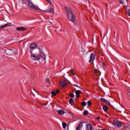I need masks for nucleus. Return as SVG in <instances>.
<instances>
[{"label": "nucleus", "instance_id": "obj_1", "mask_svg": "<svg viewBox=\"0 0 130 130\" xmlns=\"http://www.w3.org/2000/svg\"><path fill=\"white\" fill-rule=\"evenodd\" d=\"M39 50L40 54L34 53L33 50H30L29 52L30 53V58L32 59V60H39V61H44V62H45L46 56L45 54L43 53V51H42L41 49H40Z\"/></svg>", "mask_w": 130, "mask_h": 130}, {"label": "nucleus", "instance_id": "obj_2", "mask_svg": "<svg viewBox=\"0 0 130 130\" xmlns=\"http://www.w3.org/2000/svg\"><path fill=\"white\" fill-rule=\"evenodd\" d=\"M67 13H68V20L70 22H72L73 24H75V20H76V18L75 17V15L73 13V11L70 9V8L67 9Z\"/></svg>", "mask_w": 130, "mask_h": 130}, {"label": "nucleus", "instance_id": "obj_3", "mask_svg": "<svg viewBox=\"0 0 130 130\" xmlns=\"http://www.w3.org/2000/svg\"><path fill=\"white\" fill-rule=\"evenodd\" d=\"M3 51L7 55H13V54H15V50L14 49L7 48L6 49H4Z\"/></svg>", "mask_w": 130, "mask_h": 130}, {"label": "nucleus", "instance_id": "obj_4", "mask_svg": "<svg viewBox=\"0 0 130 130\" xmlns=\"http://www.w3.org/2000/svg\"><path fill=\"white\" fill-rule=\"evenodd\" d=\"M28 2V6L33 10H36V11H38L39 9L34 5H33V3H32V0H26Z\"/></svg>", "mask_w": 130, "mask_h": 130}, {"label": "nucleus", "instance_id": "obj_5", "mask_svg": "<svg viewBox=\"0 0 130 130\" xmlns=\"http://www.w3.org/2000/svg\"><path fill=\"white\" fill-rule=\"evenodd\" d=\"M95 57H96V54H95V53H91L90 54L89 62H90V63H93V62H94V59H95Z\"/></svg>", "mask_w": 130, "mask_h": 130}, {"label": "nucleus", "instance_id": "obj_6", "mask_svg": "<svg viewBox=\"0 0 130 130\" xmlns=\"http://www.w3.org/2000/svg\"><path fill=\"white\" fill-rule=\"evenodd\" d=\"M114 125L115 127H121V122L119 121H114Z\"/></svg>", "mask_w": 130, "mask_h": 130}, {"label": "nucleus", "instance_id": "obj_7", "mask_svg": "<svg viewBox=\"0 0 130 130\" xmlns=\"http://www.w3.org/2000/svg\"><path fill=\"white\" fill-rule=\"evenodd\" d=\"M84 123V122H80L76 127V130H82Z\"/></svg>", "mask_w": 130, "mask_h": 130}, {"label": "nucleus", "instance_id": "obj_8", "mask_svg": "<svg viewBox=\"0 0 130 130\" xmlns=\"http://www.w3.org/2000/svg\"><path fill=\"white\" fill-rule=\"evenodd\" d=\"M29 48H30V50H32V51L37 48V44L36 43L31 44L29 45Z\"/></svg>", "mask_w": 130, "mask_h": 130}, {"label": "nucleus", "instance_id": "obj_9", "mask_svg": "<svg viewBox=\"0 0 130 130\" xmlns=\"http://www.w3.org/2000/svg\"><path fill=\"white\" fill-rule=\"evenodd\" d=\"M85 130H93V126L91 124H87Z\"/></svg>", "mask_w": 130, "mask_h": 130}, {"label": "nucleus", "instance_id": "obj_10", "mask_svg": "<svg viewBox=\"0 0 130 130\" xmlns=\"http://www.w3.org/2000/svg\"><path fill=\"white\" fill-rule=\"evenodd\" d=\"M17 31H26V28L24 26L18 27L16 28Z\"/></svg>", "mask_w": 130, "mask_h": 130}, {"label": "nucleus", "instance_id": "obj_11", "mask_svg": "<svg viewBox=\"0 0 130 130\" xmlns=\"http://www.w3.org/2000/svg\"><path fill=\"white\" fill-rule=\"evenodd\" d=\"M101 67L103 70H105V67H106V64L103 61L100 62Z\"/></svg>", "mask_w": 130, "mask_h": 130}, {"label": "nucleus", "instance_id": "obj_12", "mask_svg": "<svg viewBox=\"0 0 130 130\" xmlns=\"http://www.w3.org/2000/svg\"><path fill=\"white\" fill-rule=\"evenodd\" d=\"M57 112L58 114H59V115H62V114H64V113H66V112L62 110H59Z\"/></svg>", "mask_w": 130, "mask_h": 130}, {"label": "nucleus", "instance_id": "obj_13", "mask_svg": "<svg viewBox=\"0 0 130 130\" xmlns=\"http://www.w3.org/2000/svg\"><path fill=\"white\" fill-rule=\"evenodd\" d=\"M10 25L8 23L4 24V25H0V29H3V28H6V27H10Z\"/></svg>", "mask_w": 130, "mask_h": 130}, {"label": "nucleus", "instance_id": "obj_14", "mask_svg": "<svg viewBox=\"0 0 130 130\" xmlns=\"http://www.w3.org/2000/svg\"><path fill=\"white\" fill-rule=\"evenodd\" d=\"M67 85H68V83H67L66 81H63L60 83V86L62 87H64V86H67Z\"/></svg>", "mask_w": 130, "mask_h": 130}, {"label": "nucleus", "instance_id": "obj_15", "mask_svg": "<svg viewBox=\"0 0 130 130\" xmlns=\"http://www.w3.org/2000/svg\"><path fill=\"white\" fill-rule=\"evenodd\" d=\"M75 94H76V97H79V96H80V94H81V91L80 90H76L75 92Z\"/></svg>", "mask_w": 130, "mask_h": 130}, {"label": "nucleus", "instance_id": "obj_16", "mask_svg": "<svg viewBox=\"0 0 130 130\" xmlns=\"http://www.w3.org/2000/svg\"><path fill=\"white\" fill-rule=\"evenodd\" d=\"M103 109L104 110V111H106L107 112V111L108 110V107H107V106H103Z\"/></svg>", "mask_w": 130, "mask_h": 130}, {"label": "nucleus", "instance_id": "obj_17", "mask_svg": "<svg viewBox=\"0 0 130 130\" xmlns=\"http://www.w3.org/2000/svg\"><path fill=\"white\" fill-rule=\"evenodd\" d=\"M62 127L64 129H66V128L67 127V123L62 122Z\"/></svg>", "mask_w": 130, "mask_h": 130}, {"label": "nucleus", "instance_id": "obj_18", "mask_svg": "<svg viewBox=\"0 0 130 130\" xmlns=\"http://www.w3.org/2000/svg\"><path fill=\"white\" fill-rule=\"evenodd\" d=\"M50 12L51 13V14L54 13V9L53 8L50 9Z\"/></svg>", "mask_w": 130, "mask_h": 130}, {"label": "nucleus", "instance_id": "obj_19", "mask_svg": "<svg viewBox=\"0 0 130 130\" xmlns=\"http://www.w3.org/2000/svg\"><path fill=\"white\" fill-rule=\"evenodd\" d=\"M74 102V100L73 99H70L69 101L70 104H72Z\"/></svg>", "mask_w": 130, "mask_h": 130}, {"label": "nucleus", "instance_id": "obj_20", "mask_svg": "<svg viewBox=\"0 0 130 130\" xmlns=\"http://www.w3.org/2000/svg\"><path fill=\"white\" fill-rule=\"evenodd\" d=\"M81 105H82V106H86V105H87V103L86 102H82L81 103Z\"/></svg>", "mask_w": 130, "mask_h": 130}, {"label": "nucleus", "instance_id": "obj_21", "mask_svg": "<svg viewBox=\"0 0 130 130\" xmlns=\"http://www.w3.org/2000/svg\"><path fill=\"white\" fill-rule=\"evenodd\" d=\"M83 115H88V111L84 110L83 112Z\"/></svg>", "mask_w": 130, "mask_h": 130}, {"label": "nucleus", "instance_id": "obj_22", "mask_svg": "<svg viewBox=\"0 0 130 130\" xmlns=\"http://www.w3.org/2000/svg\"><path fill=\"white\" fill-rule=\"evenodd\" d=\"M70 96L71 98H75V94L74 93H70Z\"/></svg>", "mask_w": 130, "mask_h": 130}, {"label": "nucleus", "instance_id": "obj_23", "mask_svg": "<svg viewBox=\"0 0 130 130\" xmlns=\"http://www.w3.org/2000/svg\"><path fill=\"white\" fill-rule=\"evenodd\" d=\"M105 103H106V104H108V105H110V103L109 102V101H107V100L105 101Z\"/></svg>", "mask_w": 130, "mask_h": 130}, {"label": "nucleus", "instance_id": "obj_24", "mask_svg": "<svg viewBox=\"0 0 130 130\" xmlns=\"http://www.w3.org/2000/svg\"><path fill=\"white\" fill-rule=\"evenodd\" d=\"M100 100L101 101H103V102H105V101L106 100H105V99H103V98H101L100 99Z\"/></svg>", "mask_w": 130, "mask_h": 130}, {"label": "nucleus", "instance_id": "obj_25", "mask_svg": "<svg viewBox=\"0 0 130 130\" xmlns=\"http://www.w3.org/2000/svg\"><path fill=\"white\" fill-rule=\"evenodd\" d=\"M100 100L101 101H103V102H105V101L106 100H105V99H103V98H101L100 99Z\"/></svg>", "mask_w": 130, "mask_h": 130}, {"label": "nucleus", "instance_id": "obj_26", "mask_svg": "<svg viewBox=\"0 0 130 130\" xmlns=\"http://www.w3.org/2000/svg\"><path fill=\"white\" fill-rule=\"evenodd\" d=\"M51 94L53 95V96H55L56 95V93L54 91H51Z\"/></svg>", "mask_w": 130, "mask_h": 130}, {"label": "nucleus", "instance_id": "obj_27", "mask_svg": "<svg viewBox=\"0 0 130 130\" xmlns=\"http://www.w3.org/2000/svg\"><path fill=\"white\" fill-rule=\"evenodd\" d=\"M18 1L21 4H24L25 3V0H18Z\"/></svg>", "mask_w": 130, "mask_h": 130}, {"label": "nucleus", "instance_id": "obj_28", "mask_svg": "<svg viewBox=\"0 0 130 130\" xmlns=\"http://www.w3.org/2000/svg\"><path fill=\"white\" fill-rule=\"evenodd\" d=\"M129 9L128 10V16L130 17V7H128Z\"/></svg>", "mask_w": 130, "mask_h": 130}, {"label": "nucleus", "instance_id": "obj_29", "mask_svg": "<svg viewBox=\"0 0 130 130\" xmlns=\"http://www.w3.org/2000/svg\"><path fill=\"white\" fill-rule=\"evenodd\" d=\"M87 105L88 106H90V105H91V102L90 101H87Z\"/></svg>", "mask_w": 130, "mask_h": 130}, {"label": "nucleus", "instance_id": "obj_30", "mask_svg": "<svg viewBox=\"0 0 130 130\" xmlns=\"http://www.w3.org/2000/svg\"><path fill=\"white\" fill-rule=\"evenodd\" d=\"M47 2H48V3L50 5L51 4V1L50 0H46Z\"/></svg>", "mask_w": 130, "mask_h": 130}, {"label": "nucleus", "instance_id": "obj_31", "mask_svg": "<svg viewBox=\"0 0 130 130\" xmlns=\"http://www.w3.org/2000/svg\"><path fill=\"white\" fill-rule=\"evenodd\" d=\"M120 4L123 5V1L122 0H120Z\"/></svg>", "mask_w": 130, "mask_h": 130}, {"label": "nucleus", "instance_id": "obj_32", "mask_svg": "<svg viewBox=\"0 0 130 130\" xmlns=\"http://www.w3.org/2000/svg\"><path fill=\"white\" fill-rule=\"evenodd\" d=\"M73 86H74V87H78V88H80V89H81V87H79V86H78V85H77V84H74Z\"/></svg>", "mask_w": 130, "mask_h": 130}, {"label": "nucleus", "instance_id": "obj_33", "mask_svg": "<svg viewBox=\"0 0 130 130\" xmlns=\"http://www.w3.org/2000/svg\"><path fill=\"white\" fill-rule=\"evenodd\" d=\"M56 93H57V94H58V93H59V90L57 89V90L56 91Z\"/></svg>", "mask_w": 130, "mask_h": 130}, {"label": "nucleus", "instance_id": "obj_34", "mask_svg": "<svg viewBox=\"0 0 130 130\" xmlns=\"http://www.w3.org/2000/svg\"><path fill=\"white\" fill-rule=\"evenodd\" d=\"M96 119H98V120H99V119H100V117H96Z\"/></svg>", "mask_w": 130, "mask_h": 130}, {"label": "nucleus", "instance_id": "obj_35", "mask_svg": "<svg viewBox=\"0 0 130 130\" xmlns=\"http://www.w3.org/2000/svg\"><path fill=\"white\" fill-rule=\"evenodd\" d=\"M101 130H107L106 129H102Z\"/></svg>", "mask_w": 130, "mask_h": 130}, {"label": "nucleus", "instance_id": "obj_36", "mask_svg": "<svg viewBox=\"0 0 130 130\" xmlns=\"http://www.w3.org/2000/svg\"><path fill=\"white\" fill-rule=\"evenodd\" d=\"M0 130H2V129H0Z\"/></svg>", "mask_w": 130, "mask_h": 130}]
</instances>
